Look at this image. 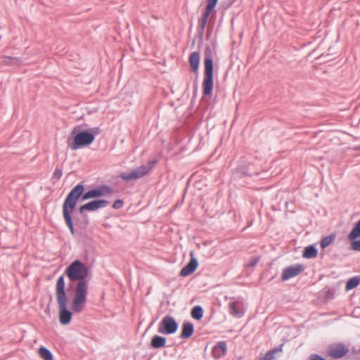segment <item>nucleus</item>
I'll use <instances>...</instances> for the list:
<instances>
[{"mask_svg": "<svg viewBox=\"0 0 360 360\" xmlns=\"http://www.w3.org/2000/svg\"><path fill=\"white\" fill-rule=\"evenodd\" d=\"M65 273L71 281H78L71 302V310L74 313H80L86 303L89 270L85 264L76 260L66 269Z\"/></svg>", "mask_w": 360, "mask_h": 360, "instance_id": "f257e3e1", "label": "nucleus"}, {"mask_svg": "<svg viewBox=\"0 0 360 360\" xmlns=\"http://www.w3.org/2000/svg\"><path fill=\"white\" fill-rule=\"evenodd\" d=\"M84 190V188L82 184L77 185L68 195L63 205V216L72 235L75 231L71 214L75 208L77 199L82 195Z\"/></svg>", "mask_w": 360, "mask_h": 360, "instance_id": "f03ea898", "label": "nucleus"}, {"mask_svg": "<svg viewBox=\"0 0 360 360\" xmlns=\"http://www.w3.org/2000/svg\"><path fill=\"white\" fill-rule=\"evenodd\" d=\"M65 280L63 276H60L56 285V297L58 305L59 321L63 325L68 324L72 319V312L67 309V295L65 290Z\"/></svg>", "mask_w": 360, "mask_h": 360, "instance_id": "7ed1b4c3", "label": "nucleus"}, {"mask_svg": "<svg viewBox=\"0 0 360 360\" xmlns=\"http://www.w3.org/2000/svg\"><path fill=\"white\" fill-rule=\"evenodd\" d=\"M98 129H94L77 134L73 139H68L67 141L68 147L71 150H75L81 147L90 145L94 142L95 135L98 133Z\"/></svg>", "mask_w": 360, "mask_h": 360, "instance_id": "20e7f679", "label": "nucleus"}, {"mask_svg": "<svg viewBox=\"0 0 360 360\" xmlns=\"http://www.w3.org/2000/svg\"><path fill=\"white\" fill-rule=\"evenodd\" d=\"M205 72L202 80V93L205 96H210L213 89V61L211 58H205L204 61Z\"/></svg>", "mask_w": 360, "mask_h": 360, "instance_id": "39448f33", "label": "nucleus"}, {"mask_svg": "<svg viewBox=\"0 0 360 360\" xmlns=\"http://www.w3.org/2000/svg\"><path fill=\"white\" fill-rule=\"evenodd\" d=\"M155 164V162H153L149 166L142 165L131 172H123L120 175V177L127 181L139 179L148 174Z\"/></svg>", "mask_w": 360, "mask_h": 360, "instance_id": "423d86ee", "label": "nucleus"}, {"mask_svg": "<svg viewBox=\"0 0 360 360\" xmlns=\"http://www.w3.org/2000/svg\"><path fill=\"white\" fill-rule=\"evenodd\" d=\"M177 328L175 320L169 316H166L158 326V332L162 334H172L176 331Z\"/></svg>", "mask_w": 360, "mask_h": 360, "instance_id": "0eeeda50", "label": "nucleus"}, {"mask_svg": "<svg viewBox=\"0 0 360 360\" xmlns=\"http://www.w3.org/2000/svg\"><path fill=\"white\" fill-rule=\"evenodd\" d=\"M111 193L110 189L107 186H101L95 189L90 190L82 196V200H86L89 199L96 198L107 195Z\"/></svg>", "mask_w": 360, "mask_h": 360, "instance_id": "6e6552de", "label": "nucleus"}, {"mask_svg": "<svg viewBox=\"0 0 360 360\" xmlns=\"http://www.w3.org/2000/svg\"><path fill=\"white\" fill-rule=\"evenodd\" d=\"M108 202L105 200H95L79 207V212L83 214L84 211L93 212L106 207Z\"/></svg>", "mask_w": 360, "mask_h": 360, "instance_id": "1a4fd4ad", "label": "nucleus"}, {"mask_svg": "<svg viewBox=\"0 0 360 360\" xmlns=\"http://www.w3.org/2000/svg\"><path fill=\"white\" fill-rule=\"evenodd\" d=\"M304 271V266L301 264L289 266L283 269L281 275L283 281L295 277Z\"/></svg>", "mask_w": 360, "mask_h": 360, "instance_id": "9d476101", "label": "nucleus"}, {"mask_svg": "<svg viewBox=\"0 0 360 360\" xmlns=\"http://www.w3.org/2000/svg\"><path fill=\"white\" fill-rule=\"evenodd\" d=\"M191 257L190 262L180 271L181 276H187L192 274L198 267V263L195 258L193 257V252H191Z\"/></svg>", "mask_w": 360, "mask_h": 360, "instance_id": "9b49d317", "label": "nucleus"}, {"mask_svg": "<svg viewBox=\"0 0 360 360\" xmlns=\"http://www.w3.org/2000/svg\"><path fill=\"white\" fill-rule=\"evenodd\" d=\"M347 349L342 345H335L331 347L328 351L329 355L335 358H340L345 356L347 354Z\"/></svg>", "mask_w": 360, "mask_h": 360, "instance_id": "f8f14e48", "label": "nucleus"}, {"mask_svg": "<svg viewBox=\"0 0 360 360\" xmlns=\"http://www.w3.org/2000/svg\"><path fill=\"white\" fill-rule=\"evenodd\" d=\"M227 350L226 344L221 341L218 342L212 349V354L214 357L219 359L224 356Z\"/></svg>", "mask_w": 360, "mask_h": 360, "instance_id": "ddd939ff", "label": "nucleus"}, {"mask_svg": "<svg viewBox=\"0 0 360 360\" xmlns=\"http://www.w3.org/2000/svg\"><path fill=\"white\" fill-rule=\"evenodd\" d=\"M200 53L198 52H193L189 56V63L191 70L194 72H197L199 68Z\"/></svg>", "mask_w": 360, "mask_h": 360, "instance_id": "4468645a", "label": "nucleus"}, {"mask_svg": "<svg viewBox=\"0 0 360 360\" xmlns=\"http://www.w3.org/2000/svg\"><path fill=\"white\" fill-rule=\"evenodd\" d=\"M166 339L162 336L155 335L150 342L152 347L158 349L165 346Z\"/></svg>", "mask_w": 360, "mask_h": 360, "instance_id": "2eb2a0df", "label": "nucleus"}, {"mask_svg": "<svg viewBox=\"0 0 360 360\" xmlns=\"http://www.w3.org/2000/svg\"><path fill=\"white\" fill-rule=\"evenodd\" d=\"M193 333V326L191 323H185L183 325L181 336L183 338H188Z\"/></svg>", "mask_w": 360, "mask_h": 360, "instance_id": "dca6fc26", "label": "nucleus"}, {"mask_svg": "<svg viewBox=\"0 0 360 360\" xmlns=\"http://www.w3.org/2000/svg\"><path fill=\"white\" fill-rule=\"evenodd\" d=\"M238 302L229 303L230 314L235 317H241L243 315V311L238 309Z\"/></svg>", "mask_w": 360, "mask_h": 360, "instance_id": "f3484780", "label": "nucleus"}, {"mask_svg": "<svg viewBox=\"0 0 360 360\" xmlns=\"http://www.w3.org/2000/svg\"><path fill=\"white\" fill-rule=\"evenodd\" d=\"M360 283V276L351 278L346 283V290H350L355 288Z\"/></svg>", "mask_w": 360, "mask_h": 360, "instance_id": "a211bd4d", "label": "nucleus"}, {"mask_svg": "<svg viewBox=\"0 0 360 360\" xmlns=\"http://www.w3.org/2000/svg\"><path fill=\"white\" fill-rule=\"evenodd\" d=\"M38 354L40 356V357L44 360H53V355L51 352L46 347H39Z\"/></svg>", "mask_w": 360, "mask_h": 360, "instance_id": "6ab92c4d", "label": "nucleus"}, {"mask_svg": "<svg viewBox=\"0 0 360 360\" xmlns=\"http://www.w3.org/2000/svg\"><path fill=\"white\" fill-rule=\"evenodd\" d=\"M302 256L304 258H314L317 256V250L313 246H308L305 248Z\"/></svg>", "mask_w": 360, "mask_h": 360, "instance_id": "aec40b11", "label": "nucleus"}, {"mask_svg": "<svg viewBox=\"0 0 360 360\" xmlns=\"http://www.w3.org/2000/svg\"><path fill=\"white\" fill-rule=\"evenodd\" d=\"M358 237H360V220L355 224L352 231L348 236L349 239L351 240H353Z\"/></svg>", "mask_w": 360, "mask_h": 360, "instance_id": "412c9836", "label": "nucleus"}, {"mask_svg": "<svg viewBox=\"0 0 360 360\" xmlns=\"http://www.w3.org/2000/svg\"><path fill=\"white\" fill-rule=\"evenodd\" d=\"M191 316L194 319L200 320L203 316V310L201 307L195 306L191 311Z\"/></svg>", "mask_w": 360, "mask_h": 360, "instance_id": "4be33fe9", "label": "nucleus"}, {"mask_svg": "<svg viewBox=\"0 0 360 360\" xmlns=\"http://www.w3.org/2000/svg\"><path fill=\"white\" fill-rule=\"evenodd\" d=\"M212 12V11H209V10H206V9L205 10V13H204V14H203V15H202V18H201V20L200 21V27L202 28H205V26L207 25V20L209 19V17H210V15Z\"/></svg>", "mask_w": 360, "mask_h": 360, "instance_id": "5701e85b", "label": "nucleus"}, {"mask_svg": "<svg viewBox=\"0 0 360 360\" xmlns=\"http://www.w3.org/2000/svg\"><path fill=\"white\" fill-rule=\"evenodd\" d=\"M278 349H274L267 352L264 356L259 359V360H273L274 359L275 353L278 352Z\"/></svg>", "mask_w": 360, "mask_h": 360, "instance_id": "b1692460", "label": "nucleus"}, {"mask_svg": "<svg viewBox=\"0 0 360 360\" xmlns=\"http://www.w3.org/2000/svg\"><path fill=\"white\" fill-rule=\"evenodd\" d=\"M334 240V237L329 236L322 239L321 242V247L325 248L332 243Z\"/></svg>", "mask_w": 360, "mask_h": 360, "instance_id": "393cba45", "label": "nucleus"}, {"mask_svg": "<svg viewBox=\"0 0 360 360\" xmlns=\"http://www.w3.org/2000/svg\"><path fill=\"white\" fill-rule=\"evenodd\" d=\"M207 2L206 10L212 11L215 8L219 0H205Z\"/></svg>", "mask_w": 360, "mask_h": 360, "instance_id": "a878e982", "label": "nucleus"}, {"mask_svg": "<svg viewBox=\"0 0 360 360\" xmlns=\"http://www.w3.org/2000/svg\"><path fill=\"white\" fill-rule=\"evenodd\" d=\"M4 63L8 65H17L20 63V60L18 58H6Z\"/></svg>", "mask_w": 360, "mask_h": 360, "instance_id": "bb28decb", "label": "nucleus"}, {"mask_svg": "<svg viewBox=\"0 0 360 360\" xmlns=\"http://www.w3.org/2000/svg\"><path fill=\"white\" fill-rule=\"evenodd\" d=\"M351 247L353 250L360 251V240H353L351 243Z\"/></svg>", "mask_w": 360, "mask_h": 360, "instance_id": "cd10ccee", "label": "nucleus"}, {"mask_svg": "<svg viewBox=\"0 0 360 360\" xmlns=\"http://www.w3.org/2000/svg\"><path fill=\"white\" fill-rule=\"evenodd\" d=\"M123 206V202L121 200H117L114 202L112 207L114 209H120Z\"/></svg>", "mask_w": 360, "mask_h": 360, "instance_id": "c85d7f7f", "label": "nucleus"}, {"mask_svg": "<svg viewBox=\"0 0 360 360\" xmlns=\"http://www.w3.org/2000/svg\"><path fill=\"white\" fill-rule=\"evenodd\" d=\"M54 176H56L58 179L62 176V172L60 169H56L53 174Z\"/></svg>", "mask_w": 360, "mask_h": 360, "instance_id": "c756f323", "label": "nucleus"}, {"mask_svg": "<svg viewBox=\"0 0 360 360\" xmlns=\"http://www.w3.org/2000/svg\"><path fill=\"white\" fill-rule=\"evenodd\" d=\"M311 360H324V359L318 355H312L311 356Z\"/></svg>", "mask_w": 360, "mask_h": 360, "instance_id": "7c9ffc66", "label": "nucleus"}, {"mask_svg": "<svg viewBox=\"0 0 360 360\" xmlns=\"http://www.w3.org/2000/svg\"><path fill=\"white\" fill-rule=\"evenodd\" d=\"M357 149H358V150H360V146L357 147Z\"/></svg>", "mask_w": 360, "mask_h": 360, "instance_id": "2f4dec72", "label": "nucleus"}]
</instances>
